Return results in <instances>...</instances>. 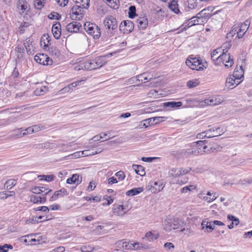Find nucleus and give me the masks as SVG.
<instances>
[{
  "instance_id": "nucleus-1",
  "label": "nucleus",
  "mask_w": 252,
  "mask_h": 252,
  "mask_svg": "<svg viewBox=\"0 0 252 252\" xmlns=\"http://www.w3.org/2000/svg\"><path fill=\"white\" fill-rule=\"evenodd\" d=\"M205 142L206 140H200L192 143L190 148L186 150V153H187V155H192L193 156L209 153L212 148L211 147H208L207 146L205 145Z\"/></svg>"
},
{
  "instance_id": "nucleus-2",
  "label": "nucleus",
  "mask_w": 252,
  "mask_h": 252,
  "mask_svg": "<svg viewBox=\"0 0 252 252\" xmlns=\"http://www.w3.org/2000/svg\"><path fill=\"white\" fill-rule=\"evenodd\" d=\"M75 5L72 8L71 17L76 20H80L84 15L83 9H87L90 6V0H78L75 1Z\"/></svg>"
},
{
  "instance_id": "nucleus-3",
  "label": "nucleus",
  "mask_w": 252,
  "mask_h": 252,
  "mask_svg": "<svg viewBox=\"0 0 252 252\" xmlns=\"http://www.w3.org/2000/svg\"><path fill=\"white\" fill-rule=\"evenodd\" d=\"M240 74H238V71L235 69L233 74L229 75L226 79L225 82V87L228 89H232L237 87L241 82L242 77H243V70L242 66H240Z\"/></svg>"
},
{
  "instance_id": "nucleus-4",
  "label": "nucleus",
  "mask_w": 252,
  "mask_h": 252,
  "mask_svg": "<svg viewBox=\"0 0 252 252\" xmlns=\"http://www.w3.org/2000/svg\"><path fill=\"white\" fill-rule=\"evenodd\" d=\"M103 24L106 29L107 30L108 35L109 37L113 36L118 28L116 19L112 16H108L104 19Z\"/></svg>"
},
{
  "instance_id": "nucleus-5",
  "label": "nucleus",
  "mask_w": 252,
  "mask_h": 252,
  "mask_svg": "<svg viewBox=\"0 0 252 252\" xmlns=\"http://www.w3.org/2000/svg\"><path fill=\"white\" fill-rule=\"evenodd\" d=\"M227 50L223 49L222 53L219 56L216 58L215 64H218L222 63L225 66L229 68L232 66L233 60L231 58L229 54H227Z\"/></svg>"
},
{
  "instance_id": "nucleus-6",
  "label": "nucleus",
  "mask_w": 252,
  "mask_h": 252,
  "mask_svg": "<svg viewBox=\"0 0 252 252\" xmlns=\"http://www.w3.org/2000/svg\"><path fill=\"white\" fill-rule=\"evenodd\" d=\"M186 63L187 65L193 70H201L203 69L204 67L202 60L199 58H192L189 57L187 59Z\"/></svg>"
},
{
  "instance_id": "nucleus-7",
  "label": "nucleus",
  "mask_w": 252,
  "mask_h": 252,
  "mask_svg": "<svg viewBox=\"0 0 252 252\" xmlns=\"http://www.w3.org/2000/svg\"><path fill=\"white\" fill-rule=\"evenodd\" d=\"M223 101L222 97L220 95L212 96L201 101V105L214 106L220 104Z\"/></svg>"
},
{
  "instance_id": "nucleus-8",
  "label": "nucleus",
  "mask_w": 252,
  "mask_h": 252,
  "mask_svg": "<svg viewBox=\"0 0 252 252\" xmlns=\"http://www.w3.org/2000/svg\"><path fill=\"white\" fill-rule=\"evenodd\" d=\"M34 60L38 63L43 65H50L53 63L52 60L43 54L36 55L34 56Z\"/></svg>"
},
{
  "instance_id": "nucleus-9",
  "label": "nucleus",
  "mask_w": 252,
  "mask_h": 252,
  "mask_svg": "<svg viewBox=\"0 0 252 252\" xmlns=\"http://www.w3.org/2000/svg\"><path fill=\"white\" fill-rule=\"evenodd\" d=\"M130 209L127 205H115L113 207V212L116 215L123 216Z\"/></svg>"
},
{
  "instance_id": "nucleus-10",
  "label": "nucleus",
  "mask_w": 252,
  "mask_h": 252,
  "mask_svg": "<svg viewBox=\"0 0 252 252\" xmlns=\"http://www.w3.org/2000/svg\"><path fill=\"white\" fill-rule=\"evenodd\" d=\"M164 185L159 182L156 181L155 182L149 183L147 188L148 190L153 193H157L160 191L164 188Z\"/></svg>"
},
{
  "instance_id": "nucleus-11",
  "label": "nucleus",
  "mask_w": 252,
  "mask_h": 252,
  "mask_svg": "<svg viewBox=\"0 0 252 252\" xmlns=\"http://www.w3.org/2000/svg\"><path fill=\"white\" fill-rule=\"evenodd\" d=\"M190 170L191 168H189V169L173 168L169 171V175L170 176L176 178L181 175L187 174Z\"/></svg>"
},
{
  "instance_id": "nucleus-12",
  "label": "nucleus",
  "mask_w": 252,
  "mask_h": 252,
  "mask_svg": "<svg viewBox=\"0 0 252 252\" xmlns=\"http://www.w3.org/2000/svg\"><path fill=\"white\" fill-rule=\"evenodd\" d=\"M120 30L125 32H131L134 29V24L129 20H125L121 23L119 27Z\"/></svg>"
},
{
  "instance_id": "nucleus-13",
  "label": "nucleus",
  "mask_w": 252,
  "mask_h": 252,
  "mask_svg": "<svg viewBox=\"0 0 252 252\" xmlns=\"http://www.w3.org/2000/svg\"><path fill=\"white\" fill-rule=\"evenodd\" d=\"M82 27L81 24L76 21L69 23L66 27V30L70 32H77Z\"/></svg>"
},
{
  "instance_id": "nucleus-14",
  "label": "nucleus",
  "mask_w": 252,
  "mask_h": 252,
  "mask_svg": "<svg viewBox=\"0 0 252 252\" xmlns=\"http://www.w3.org/2000/svg\"><path fill=\"white\" fill-rule=\"evenodd\" d=\"M203 18L198 16H193L191 18L188 23L187 25L184 27V29H186L189 27H191L195 25H201L203 22Z\"/></svg>"
},
{
  "instance_id": "nucleus-15",
  "label": "nucleus",
  "mask_w": 252,
  "mask_h": 252,
  "mask_svg": "<svg viewBox=\"0 0 252 252\" xmlns=\"http://www.w3.org/2000/svg\"><path fill=\"white\" fill-rule=\"evenodd\" d=\"M18 7L21 12L26 14L30 11V6L29 3L26 1L20 0L18 2Z\"/></svg>"
},
{
  "instance_id": "nucleus-16",
  "label": "nucleus",
  "mask_w": 252,
  "mask_h": 252,
  "mask_svg": "<svg viewBox=\"0 0 252 252\" xmlns=\"http://www.w3.org/2000/svg\"><path fill=\"white\" fill-rule=\"evenodd\" d=\"M52 191L51 189L45 188L43 187H35L31 189V191L35 194L44 193V195H47Z\"/></svg>"
},
{
  "instance_id": "nucleus-17",
  "label": "nucleus",
  "mask_w": 252,
  "mask_h": 252,
  "mask_svg": "<svg viewBox=\"0 0 252 252\" xmlns=\"http://www.w3.org/2000/svg\"><path fill=\"white\" fill-rule=\"evenodd\" d=\"M82 179V176L79 174H73L71 177L67 179L66 183L69 184H75L76 185H79L81 183Z\"/></svg>"
},
{
  "instance_id": "nucleus-18",
  "label": "nucleus",
  "mask_w": 252,
  "mask_h": 252,
  "mask_svg": "<svg viewBox=\"0 0 252 252\" xmlns=\"http://www.w3.org/2000/svg\"><path fill=\"white\" fill-rule=\"evenodd\" d=\"M52 32L54 37L59 39L61 35V26L59 23L53 25Z\"/></svg>"
},
{
  "instance_id": "nucleus-19",
  "label": "nucleus",
  "mask_w": 252,
  "mask_h": 252,
  "mask_svg": "<svg viewBox=\"0 0 252 252\" xmlns=\"http://www.w3.org/2000/svg\"><path fill=\"white\" fill-rule=\"evenodd\" d=\"M94 61L95 63L94 65L95 67V69L101 67L105 64L107 63L105 56H100L97 57L94 59Z\"/></svg>"
},
{
  "instance_id": "nucleus-20",
  "label": "nucleus",
  "mask_w": 252,
  "mask_h": 252,
  "mask_svg": "<svg viewBox=\"0 0 252 252\" xmlns=\"http://www.w3.org/2000/svg\"><path fill=\"white\" fill-rule=\"evenodd\" d=\"M102 150H100L98 151H96L95 152H92V154H87L86 152H88V151H78L77 152H75L73 153V154L71 155V156L75 158H78L80 157H83L85 156H88L89 155H94L98 153H100L101 152Z\"/></svg>"
},
{
  "instance_id": "nucleus-21",
  "label": "nucleus",
  "mask_w": 252,
  "mask_h": 252,
  "mask_svg": "<svg viewBox=\"0 0 252 252\" xmlns=\"http://www.w3.org/2000/svg\"><path fill=\"white\" fill-rule=\"evenodd\" d=\"M66 190L62 188L60 190L56 191L54 192L53 195L51 197L50 201H53L57 200L59 197H61L66 194Z\"/></svg>"
},
{
  "instance_id": "nucleus-22",
  "label": "nucleus",
  "mask_w": 252,
  "mask_h": 252,
  "mask_svg": "<svg viewBox=\"0 0 252 252\" xmlns=\"http://www.w3.org/2000/svg\"><path fill=\"white\" fill-rule=\"evenodd\" d=\"M97 27L95 24L90 22H86L84 25V29L90 35L93 33V31L97 29Z\"/></svg>"
},
{
  "instance_id": "nucleus-23",
  "label": "nucleus",
  "mask_w": 252,
  "mask_h": 252,
  "mask_svg": "<svg viewBox=\"0 0 252 252\" xmlns=\"http://www.w3.org/2000/svg\"><path fill=\"white\" fill-rule=\"evenodd\" d=\"M215 224L219 225H224L222 221H207L205 224L206 229L208 232L212 231L215 226Z\"/></svg>"
},
{
  "instance_id": "nucleus-24",
  "label": "nucleus",
  "mask_w": 252,
  "mask_h": 252,
  "mask_svg": "<svg viewBox=\"0 0 252 252\" xmlns=\"http://www.w3.org/2000/svg\"><path fill=\"white\" fill-rule=\"evenodd\" d=\"M136 23L139 28L144 29L148 24V21L145 17H140L136 20Z\"/></svg>"
},
{
  "instance_id": "nucleus-25",
  "label": "nucleus",
  "mask_w": 252,
  "mask_h": 252,
  "mask_svg": "<svg viewBox=\"0 0 252 252\" xmlns=\"http://www.w3.org/2000/svg\"><path fill=\"white\" fill-rule=\"evenodd\" d=\"M182 105V103L181 101H169L163 103V106L166 108H178Z\"/></svg>"
},
{
  "instance_id": "nucleus-26",
  "label": "nucleus",
  "mask_w": 252,
  "mask_h": 252,
  "mask_svg": "<svg viewBox=\"0 0 252 252\" xmlns=\"http://www.w3.org/2000/svg\"><path fill=\"white\" fill-rule=\"evenodd\" d=\"M94 64H95V63H94V60H88V61H85L83 63L84 68L85 69L90 70L95 69V67Z\"/></svg>"
},
{
  "instance_id": "nucleus-27",
  "label": "nucleus",
  "mask_w": 252,
  "mask_h": 252,
  "mask_svg": "<svg viewBox=\"0 0 252 252\" xmlns=\"http://www.w3.org/2000/svg\"><path fill=\"white\" fill-rule=\"evenodd\" d=\"M132 168L135 171L136 173L140 175L141 176H143L145 175V171L144 167L140 165L133 164Z\"/></svg>"
},
{
  "instance_id": "nucleus-28",
  "label": "nucleus",
  "mask_w": 252,
  "mask_h": 252,
  "mask_svg": "<svg viewBox=\"0 0 252 252\" xmlns=\"http://www.w3.org/2000/svg\"><path fill=\"white\" fill-rule=\"evenodd\" d=\"M251 22L249 20H246L243 23L238 25L239 30L243 32H246L249 28Z\"/></svg>"
},
{
  "instance_id": "nucleus-29",
  "label": "nucleus",
  "mask_w": 252,
  "mask_h": 252,
  "mask_svg": "<svg viewBox=\"0 0 252 252\" xmlns=\"http://www.w3.org/2000/svg\"><path fill=\"white\" fill-rule=\"evenodd\" d=\"M122 243V248L125 250H134L135 247L133 244L131 242H122V241H119L116 243L117 244L121 245Z\"/></svg>"
},
{
  "instance_id": "nucleus-30",
  "label": "nucleus",
  "mask_w": 252,
  "mask_h": 252,
  "mask_svg": "<svg viewBox=\"0 0 252 252\" xmlns=\"http://www.w3.org/2000/svg\"><path fill=\"white\" fill-rule=\"evenodd\" d=\"M49 36L47 35H43L41 39L40 44L43 46L44 49L47 50L50 45V41L48 39Z\"/></svg>"
},
{
  "instance_id": "nucleus-31",
  "label": "nucleus",
  "mask_w": 252,
  "mask_h": 252,
  "mask_svg": "<svg viewBox=\"0 0 252 252\" xmlns=\"http://www.w3.org/2000/svg\"><path fill=\"white\" fill-rule=\"evenodd\" d=\"M143 188H134L129 190H128L126 192V195L127 196H133L137 195L143 191Z\"/></svg>"
},
{
  "instance_id": "nucleus-32",
  "label": "nucleus",
  "mask_w": 252,
  "mask_h": 252,
  "mask_svg": "<svg viewBox=\"0 0 252 252\" xmlns=\"http://www.w3.org/2000/svg\"><path fill=\"white\" fill-rule=\"evenodd\" d=\"M31 236H34L36 238L37 243H34L35 245L41 244L43 243H45L46 241V237L45 235H41L40 234H34L31 235Z\"/></svg>"
},
{
  "instance_id": "nucleus-33",
  "label": "nucleus",
  "mask_w": 252,
  "mask_h": 252,
  "mask_svg": "<svg viewBox=\"0 0 252 252\" xmlns=\"http://www.w3.org/2000/svg\"><path fill=\"white\" fill-rule=\"evenodd\" d=\"M169 8L175 13H178L180 12L178 8V4L177 1L175 0H172L168 4Z\"/></svg>"
},
{
  "instance_id": "nucleus-34",
  "label": "nucleus",
  "mask_w": 252,
  "mask_h": 252,
  "mask_svg": "<svg viewBox=\"0 0 252 252\" xmlns=\"http://www.w3.org/2000/svg\"><path fill=\"white\" fill-rule=\"evenodd\" d=\"M17 183V181L15 179H10L6 181L4 184V188L7 190H9L11 189L13 187H14Z\"/></svg>"
},
{
  "instance_id": "nucleus-35",
  "label": "nucleus",
  "mask_w": 252,
  "mask_h": 252,
  "mask_svg": "<svg viewBox=\"0 0 252 252\" xmlns=\"http://www.w3.org/2000/svg\"><path fill=\"white\" fill-rule=\"evenodd\" d=\"M158 237V234L156 233H153L151 231L147 232L145 236V237L147 240L150 242L153 241L154 240L157 239Z\"/></svg>"
},
{
  "instance_id": "nucleus-36",
  "label": "nucleus",
  "mask_w": 252,
  "mask_h": 252,
  "mask_svg": "<svg viewBox=\"0 0 252 252\" xmlns=\"http://www.w3.org/2000/svg\"><path fill=\"white\" fill-rule=\"evenodd\" d=\"M48 91V88L46 86H41L36 88L34 91V94L35 95H42Z\"/></svg>"
},
{
  "instance_id": "nucleus-37",
  "label": "nucleus",
  "mask_w": 252,
  "mask_h": 252,
  "mask_svg": "<svg viewBox=\"0 0 252 252\" xmlns=\"http://www.w3.org/2000/svg\"><path fill=\"white\" fill-rule=\"evenodd\" d=\"M178 228L179 226H173V221H166L164 226V229L169 232Z\"/></svg>"
},
{
  "instance_id": "nucleus-38",
  "label": "nucleus",
  "mask_w": 252,
  "mask_h": 252,
  "mask_svg": "<svg viewBox=\"0 0 252 252\" xmlns=\"http://www.w3.org/2000/svg\"><path fill=\"white\" fill-rule=\"evenodd\" d=\"M153 79V75H151L148 74L146 73H144L142 74H140L137 76V80L139 81H141L142 82L143 81H150Z\"/></svg>"
},
{
  "instance_id": "nucleus-39",
  "label": "nucleus",
  "mask_w": 252,
  "mask_h": 252,
  "mask_svg": "<svg viewBox=\"0 0 252 252\" xmlns=\"http://www.w3.org/2000/svg\"><path fill=\"white\" fill-rule=\"evenodd\" d=\"M223 49L221 48H219L214 50L213 53H211V59L212 60L216 63V58L218 57L221 55L222 53Z\"/></svg>"
},
{
  "instance_id": "nucleus-40",
  "label": "nucleus",
  "mask_w": 252,
  "mask_h": 252,
  "mask_svg": "<svg viewBox=\"0 0 252 252\" xmlns=\"http://www.w3.org/2000/svg\"><path fill=\"white\" fill-rule=\"evenodd\" d=\"M107 5L111 8L116 9L118 6L119 0H104Z\"/></svg>"
},
{
  "instance_id": "nucleus-41",
  "label": "nucleus",
  "mask_w": 252,
  "mask_h": 252,
  "mask_svg": "<svg viewBox=\"0 0 252 252\" xmlns=\"http://www.w3.org/2000/svg\"><path fill=\"white\" fill-rule=\"evenodd\" d=\"M48 48L49 53L52 56H59L60 55V53L55 46H52L51 47H49Z\"/></svg>"
},
{
  "instance_id": "nucleus-42",
  "label": "nucleus",
  "mask_w": 252,
  "mask_h": 252,
  "mask_svg": "<svg viewBox=\"0 0 252 252\" xmlns=\"http://www.w3.org/2000/svg\"><path fill=\"white\" fill-rule=\"evenodd\" d=\"M107 226L106 224L105 225H97L95 229L96 233L98 234L106 233L108 229L104 228Z\"/></svg>"
},
{
  "instance_id": "nucleus-43",
  "label": "nucleus",
  "mask_w": 252,
  "mask_h": 252,
  "mask_svg": "<svg viewBox=\"0 0 252 252\" xmlns=\"http://www.w3.org/2000/svg\"><path fill=\"white\" fill-rule=\"evenodd\" d=\"M86 78H83L80 80H78L70 84V86L74 89L77 86H80L83 85L86 81Z\"/></svg>"
},
{
  "instance_id": "nucleus-44",
  "label": "nucleus",
  "mask_w": 252,
  "mask_h": 252,
  "mask_svg": "<svg viewBox=\"0 0 252 252\" xmlns=\"http://www.w3.org/2000/svg\"><path fill=\"white\" fill-rule=\"evenodd\" d=\"M199 84V82L198 79H193L188 81L187 85L189 88H192L197 86Z\"/></svg>"
},
{
  "instance_id": "nucleus-45",
  "label": "nucleus",
  "mask_w": 252,
  "mask_h": 252,
  "mask_svg": "<svg viewBox=\"0 0 252 252\" xmlns=\"http://www.w3.org/2000/svg\"><path fill=\"white\" fill-rule=\"evenodd\" d=\"M15 195L13 191H2L0 192V197L2 198H7L10 196H13Z\"/></svg>"
},
{
  "instance_id": "nucleus-46",
  "label": "nucleus",
  "mask_w": 252,
  "mask_h": 252,
  "mask_svg": "<svg viewBox=\"0 0 252 252\" xmlns=\"http://www.w3.org/2000/svg\"><path fill=\"white\" fill-rule=\"evenodd\" d=\"M188 7L189 9H194L197 6V2L195 0H188Z\"/></svg>"
},
{
  "instance_id": "nucleus-47",
  "label": "nucleus",
  "mask_w": 252,
  "mask_h": 252,
  "mask_svg": "<svg viewBox=\"0 0 252 252\" xmlns=\"http://www.w3.org/2000/svg\"><path fill=\"white\" fill-rule=\"evenodd\" d=\"M13 246L10 244H5L3 246H0V252H7L8 250H12Z\"/></svg>"
},
{
  "instance_id": "nucleus-48",
  "label": "nucleus",
  "mask_w": 252,
  "mask_h": 252,
  "mask_svg": "<svg viewBox=\"0 0 252 252\" xmlns=\"http://www.w3.org/2000/svg\"><path fill=\"white\" fill-rule=\"evenodd\" d=\"M136 15V8L135 6H130L129 7L128 16L132 19Z\"/></svg>"
},
{
  "instance_id": "nucleus-49",
  "label": "nucleus",
  "mask_w": 252,
  "mask_h": 252,
  "mask_svg": "<svg viewBox=\"0 0 252 252\" xmlns=\"http://www.w3.org/2000/svg\"><path fill=\"white\" fill-rule=\"evenodd\" d=\"M212 133L214 134V137L220 135L222 132V129L220 127H212Z\"/></svg>"
},
{
  "instance_id": "nucleus-50",
  "label": "nucleus",
  "mask_w": 252,
  "mask_h": 252,
  "mask_svg": "<svg viewBox=\"0 0 252 252\" xmlns=\"http://www.w3.org/2000/svg\"><path fill=\"white\" fill-rule=\"evenodd\" d=\"M95 250V248L90 246H83L81 247L80 251L82 252H91Z\"/></svg>"
},
{
  "instance_id": "nucleus-51",
  "label": "nucleus",
  "mask_w": 252,
  "mask_h": 252,
  "mask_svg": "<svg viewBox=\"0 0 252 252\" xmlns=\"http://www.w3.org/2000/svg\"><path fill=\"white\" fill-rule=\"evenodd\" d=\"M196 187L194 185H190L189 186H186L183 188L181 189L182 193H187L189 191H191L192 189H195Z\"/></svg>"
},
{
  "instance_id": "nucleus-52",
  "label": "nucleus",
  "mask_w": 252,
  "mask_h": 252,
  "mask_svg": "<svg viewBox=\"0 0 252 252\" xmlns=\"http://www.w3.org/2000/svg\"><path fill=\"white\" fill-rule=\"evenodd\" d=\"M73 90V88L70 86V84L67 86L64 87L63 89L60 90V92L61 94H64L65 93H68Z\"/></svg>"
},
{
  "instance_id": "nucleus-53",
  "label": "nucleus",
  "mask_w": 252,
  "mask_h": 252,
  "mask_svg": "<svg viewBox=\"0 0 252 252\" xmlns=\"http://www.w3.org/2000/svg\"><path fill=\"white\" fill-rule=\"evenodd\" d=\"M93 33H92L91 35L93 36L94 38L98 39L99 38L100 35V29L97 27V29H95V30L93 31Z\"/></svg>"
},
{
  "instance_id": "nucleus-54",
  "label": "nucleus",
  "mask_w": 252,
  "mask_h": 252,
  "mask_svg": "<svg viewBox=\"0 0 252 252\" xmlns=\"http://www.w3.org/2000/svg\"><path fill=\"white\" fill-rule=\"evenodd\" d=\"M133 245L135 247L134 250H139L143 249H146V247L144 246L143 244L140 243L138 242L133 243Z\"/></svg>"
},
{
  "instance_id": "nucleus-55",
  "label": "nucleus",
  "mask_w": 252,
  "mask_h": 252,
  "mask_svg": "<svg viewBox=\"0 0 252 252\" xmlns=\"http://www.w3.org/2000/svg\"><path fill=\"white\" fill-rule=\"evenodd\" d=\"M15 51L17 53V56L18 58H21L22 57V53L24 51V47L22 46H18L15 48Z\"/></svg>"
},
{
  "instance_id": "nucleus-56",
  "label": "nucleus",
  "mask_w": 252,
  "mask_h": 252,
  "mask_svg": "<svg viewBox=\"0 0 252 252\" xmlns=\"http://www.w3.org/2000/svg\"><path fill=\"white\" fill-rule=\"evenodd\" d=\"M216 194H217L216 192H214L212 193V195H213L212 198L209 197L207 196H204V197H203V199H204V200L208 202H211L215 200L218 197V196L216 195Z\"/></svg>"
},
{
  "instance_id": "nucleus-57",
  "label": "nucleus",
  "mask_w": 252,
  "mask_h": 252,
  "mask_svg": "<svg viewBox=\"0 0 252 252\" xmlns=\"http://www.w3.org/2000/svg\"><path fill=\"white\" fill-rule=\"evenodd\" d=\"M216 194H217L216 192H214L212 193V195H213L212 198L209 197L207 196H204V197H203V199H204V200L208 202H211L215 200L218 197V196L216 195Z\"/></svg>"
},
{
  "instance_id": "nucleus-58",
  "label": "nucleus",
  "mask_w": 252,
  "mask_h": 252,
  "mask_svg": "<svg viewBox=\"0 0 252 252\" xmlns=\"http://www.w3.org/2000/svg\"><path fill=\"white\" fill-rule=\"evenodd\" d=\"M29 25H29V23H27V22H24L23 23H21V24L20 25V27H19L20 33H21V34L23 33L25 31V30L24 29V28L25 27H29Z\"/></svg>"
},
{
  "instance_id": "nucleus-59",
  "label": "nucleus",
  "mask_w": 252,
  "mask_h": 252,
  "mask_svg": "<svg viewBox=\"0 0 252 252\" xmlns=\"http://www.w3.org/2000/svg\"><path fill=\"white\" fill-rule=\"evenodd\" d=\"M42 178L41 180H44L48 182H50L53 180L54 176L53 175H42L40 176Z\"/></svg>"
},
{
  "instance_id": "nucleus-60",
  "label": "nucleus",
  "mask_w": 252,
  "mask_h": 252,
  "mask_svg": "<svg viewBox=\"0 0 252 252\" xmlns=\"http://www.w3.org/2000/svg\"><path fill=\"white\" fill-rule=\"evenodd\" d=\"M115 176L118 178V179H119L120 180H123L125 178V175L124 174V172L122 171L117 172L115 174Z\"/></svg>"
},
{
  "instance_id": "nucleus-61",
  "label": "nucleus",
  "mask_w": 252,
  "mask_h": 252,
  "mask_svg": "<svg viewBox=\"0 0 252 252\" xmlns=\"http://www.w3.org/2000/svg\"><path fill=\"white\" fill-rule=\"evenodd\" d=\"M41 199V197L39 196H36L35 195H32L31 196V200L34 203H37Z\"/></svg>"
},
{
  "instance_id": "nucleus-62",
  "label": "nucleus",
  "mask_w": 252,
  "mask_h": 252,
  "mask_svg": "<svg viewBox=\"0 0 252 252\" xmlns=\"http://www.w3.org/2000/svg\"><path fill=\"white\" fill-rule=\"evenodd\" d=\"M34 4L35 8L38 9H41L43 6V4L40 0H36L35 1Z\"/></svg>"
},
{
  "instance_id": "nucleus-63",
  "label": "nucleus",
  "mask_w": 252,
  "mask_h": 252,
  "mask_svg": "<svg viewBox=\"0 0 252 252\" xmlns=\"http://www.w3.org/2000/svg\"><path fill=\"white\" fill-rule=\"evenodd\" d=\"M155 124L164 121L166 118L164 117H154Z\"/></svg>"
},
{
  "instance_id": "nucleus-64",
  "label": "nucleus",
  "mask_w": 252,
  "mask_h": 252,
  "mask_svg": "<svg viewBox=\"0 0 252 252\" xmlns=\"http://www.w3.org/2000/svg\"><path fill=\"white\" fill-rule=\"evenodd\" d=\"M65 251V248L63 246H60L57 247L56 249H53L50 252H63Z\"/></svg>"
}]
</instances>
